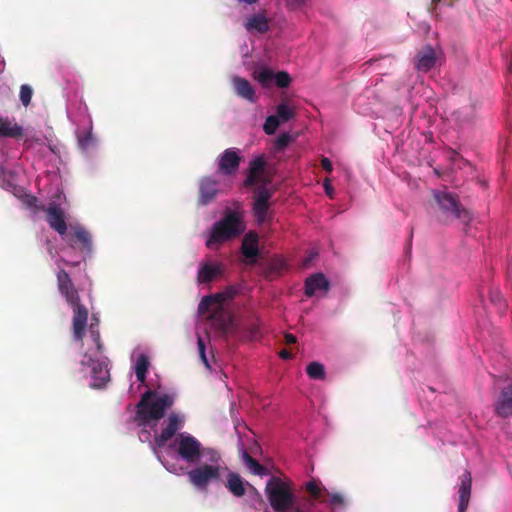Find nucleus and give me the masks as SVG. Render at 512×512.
I'll return each mask as SVG.
<instances>
[{
	"instance_id": "1",
	"label": "nucleus",
	"mask_w": 512,
	"mask_h": 512,
	"mask_svg": "<svg viewBox=\"0 0 512 512\" xmlns=\"http://www.w3.org/2000/svg\"><path fill=\"white\" fill-rule=\"evenodd\" d=\"M57 286L60 294L73 310L72 329L76 340L82 341L88 320V309L81 303L78 289L75 287L70 275L64 269L56 274Z\"/></svg>"
},
{
	"instance_id": "2",
	"label": "nucleus",
	"mask_w": 512,
	"mask_h": 512,
	"mask_svg": "<svg viewBox=\"0 0 512 512\" xmlns=\"http://www.w3.org/2000/svg\"><path fill=\"white\" fill-rule=\"evenodd\" d=\"M174 404V397L169 394H158L147 390L136 404L134 421L139 427L149 426L165 416L166 411Z\"/></svg>"
},
{
	"instance_id": "3",
	"label": "nucleus",
	"mask_w": 512,
	"mask_h": 512,
	"mask_svg": "<svg viewBox=\"0 0 512 512\" xmlns=\"http://www.w3.org/2000/svg\"><path fill=\"white\" fill-rule=\"evenodd\" d=\"M170 447L182 461L189 464L199 463L204 456H207L212 463L220 460V455L216 450L203 447L196 437L187 432L177 434Z\"/></svg>"
},
{
	"instance_id": "4",
	"label": "nucleus",
	"mask_w": 512,
	"mask_h": 512,
	"mask_svg": "<svg viewBox=\"0 0 512 512\" xmlns=\"http://www.w3.org/2000/svg\"><path fill=\"white\" fill-rule=\"evenodd\" d=\"M433 198L437 204L436 217L443 224H449L458 219L468 225L472 220L471 213L462 206L457 194L435 190Z\"/></svg>"
},
{
	"instance_id": "5",
	"label": "nucleus",
	"mask_w": 512,
	"mask_h": 512,
	"mask_svg": "<svg viewBox=\"0 0 512 512\" xmlns=\"http://www.w3.org/2000/svg\"><path fill=\"white\" fill-rule=\"evenodd\" d=\"M245 230L242 215L237 211L227 210L224 217L214 223L210 237L206 242L208 248L240 236Z\"/></svg>"
},
{
	"instance_id": "6",
	"label": "nucleus",
	"mask_w": 512,
	"mask_h": 512,
	"mask_svg": "<svg viewBox=\"0 0 512 512\" xmlns=\"http://www.w3.org/2000/svg\"><path fill=\"white\" fill-rule=\"evenodd\" d=\"M187 478L195 488L206 491L212 482L220 480V466L218 462L195 466L187 472Z\"/></svg>"
},
{
	"instance_id": "7",
	"label": "nucleus",
	"mask_w": 512,
	"mask_h": 512,
	"mask_svg": "<svg viewBox=\"0 0 512 512\" xmlns=\"http://www.w3.org/2000/svg\"><path fill=\"white\" fill-rule=\"evenodd\" d=\"M272 193L266 188H257L254 196L253 215L258 224L269 223L273 218L270 210Z\"/></svg>"
},
{
	"instance_id": "8",
	"label": "nucleus",
	"mask_w": 512,
	"mask_h": 512,
	"mask_svg": "<svg viewBox=\"0 0 512 512\" xmlns=\"http://www.w3.org/2000/svg\"><path fill=\"white\" fill-rule=\"evenodd\" d=\"M184 418L178 413H171L167 419V426L161 431V433L155 436V444L162 448L169 440L175 438L178 431L183 427Z\"/></svg>"
},
{
	"instance_id": "9",
	"label": "nucleus",
	"mask_w": 512,
	"mask_h": 512,
	"mask_svg": "<svg viewBox=\"0 0 512 512\" xmlns=\"http://www.w3.org/2000/svg\"><path fill=\"white\" fill-rule=\"evenodd\" d=\"M220 192L218 180L205 176L199 181L198 204L206 206L212 203Z\"/></svg>"
},
{
	"instance_id": "10",
	"label": "nucleus",
	"mask_w": 512,
	"mask_h": 512,
	"mask_svg": "<svg viewBox=\"0 0 512 512\" xmlns=\"http://www.w3.org/2000/svg\"><path fill=\"white\" fill-rule=\"evenodd\" d=\"M494 413L500 418L512 417V382L504 386L493 404Z\"/></svg>"
},
{
	"instance_id": "11",
	"label": "nucleus",
	"mask_w": 512,
	"mask_h": 512,
	"mask_svg": "<svg viewBox=\"0 0 512 512\" xmlns=\"http://www.w3.org/2000/svg\"><path fill=\"white\" fill-rule=\"evenodd\" d=\"M240 162V151L236 148H228L218 159V171L225 175H232L238 170Z\"/></svg>"
},
{
	"instance_id": "12",
	"label": "nucleus",
	"mask_w": 512,
	"mask_h": 512,
	"mask_svg": "<svg viewBox=\"0 0 512 512\" xmlns=\"http://www.w3.org/2000/svg\"><path fill=\"white\" fill-rule=\"evenodd\" d=\"M236 294L237 290L234 287L229 286L222 292L205 296L200 301L198 310L200 313H206L213 305H217L218 308H221L226 301L233 299Z\"/></svg>"
},
{
	"instance_id": "13",
	"label": "nucleus",
	"mask_w": 512,
	"mask_h": 512,
	"mask_svg": "<svg viewBox=\"0 0 512 512\" xmlns=\"http://www.w3.org/2000/svg\"><path fill=\"white\" fill-rule=\"evenodd\" d=\"M44 212L47 213V222L49 226L60 235H64L67 231V223L64 211L60 205L51 203L49 207L45 208Z\"/></svg>"
},
{
	"instance_id": "14",
	"label": "nucleus",
	"mask_w": 512,
	"mask_h": 512,
	"mask_svg": "<svg viewBox=\"0 0 512 512\" xmlns=\"http://www.w3.org/2000/svg\"><path fill=\"white\" fill-rule=\"evenodd\" d=\"M436 52L431 45H426L417 54L415 68L420 72L430 71L436 64Z\"/></svg>"
},
{
	"instance_id": "15",
	"label": "nucleus",
	"mask_w": 512,
	"mask_h": 512,
	"mask_svg": "<svg viewBox=\"0 0 512 512\" xmlns=\"http://www.w3.org/2000/svg\"><path fill=\"white\" fill-rule=\"evenodd\" d=\"M266 167V161L264 156H258L252 160L249 164L248 175L244 180V185L251 187L256 185L260 181L261 174L264 172Z\"/></svg>"
},
{
	"instance_id": "16",
	"label": "nucleus",
	"mask_w": 512,
	"mask_h": 512,
	"mask_svg": "<svg viewBox=\"0 0 512 512\" xmlns=\"http://www.w3.org/2000/svg\"><path fill=\"white\" fill-rule=\"evenodd\" d=\"M92 387L101 388L109 380V370L105 361H91Z\"/></svg>"
},
{
	"instance_id": "17",
	"label": "nucleus",
	"mask_w": 512,
	"mask_h": 512,
	"mask_svg": "<svg viewBox=\"0 0 512 512\" xmlns=\"http://www.w3.org/2000/svg\"><path fill=\"white\" fill-rule=\"evenodd\" d=\"M461 484L458 490L459 494V504H458V512H466V509L469 504L470 495H471V485L472 478L471 474L468 471H465L461 475Z\"/></svg>"
},
{
	"instance_id": "18",
	"label": "nucleus",
	"mask_w": 512,
	"mask_h": 512,
	"mask_svg": "<svg viewBox=\"0 0 512 512\" xmlns=\"http://www.w3.org/2000/svg\"><path fill=\"white\" fill-rule=\"evenodd\" d=\"M329 288L330 283L322 273L313 274L305 281V294L308 297H312L318 290L328 291Z\"/></svg>"
},
{
	"instance_id": "19",
	"label": "nucleus",
	"mask_w": 512,
	"mask_h": 512,
	"mask_svg": "<svg viewBox=\"0 0 512 512\" xmlns=\"http://www.w3.org/2000/svg\"><path fill=\"white\" fill-rule=\"evenodd\" d=\"M244 26L245 29L250 33L257 32L260 34H265L270 29L269 19L266 17L264 12L254 14L247 18Z\"/></svg>"
},
{
	"instance_id": "20",
	"label": "nucleus",
	"mask_w": 512,
	"mask_h": 512,
	"mask_svg": "<svg viewBox=\"0 0 512 512\" xmlns=\"http://www.w3.org/2000/svg\"><path fill=\"white\" fill-rule=\"evenodd\" d=\"M233 86L235 89V93L247 101L251 103H255L257 100L255 89L250 84V82L242 77L235 76L233 78Z\"/></svg>"
},
{
	"instance_id": "21",
	"label": "nucleus",
	"mask_w": 512,
	"mask_h": 512,
	"mask_svg": "<svg viewBox=\"0 0 512 512\" xmlns=\"http://www.w3.org/2000/svg\"><path fill=\"white\" fill-rule=\"evenodd\" d=\"M221 274V266L213 263H202L197 274L198 283H209Z\"/></svg>"
},
{
	"instance_id": "22",
	"label": "nucleus",
	"mask_w": 512,
	"mask_h": 512,
	"mask_svg": "<svg viewBox=\"0 0 512 512\" xmlns=\"http://www.w3.org/2000/svg\"><path fill=\"white\" fill-rule=\"evenodd\" d=\"M241 250L246 258H256L259 254L258 235L254 232L247 233L243 239Z\"/></svg>"
},
{
	"instance_id": "23",
	"label": "nucleus",
	"mask_w": 512,
	"mask_h": 512,
	"mask_svg": "<svg viewBox=\"0 0 512 512\" xmlns=\"http://www.w3.org/2000/svg\"><path fill=\"white\" fill-rule=\"evenodd\" d=\"M23 135V128L17 123H12L8 119H0V136L10 138H20Z\"/></svg>"
},
{
	"instance_id": "24",
	"label": "nucleus",
	"mask_w": 512,
	"mask_h": 512,
	"mask_svg": "<svg viewBox=\"0 0 512 512\" xmlns=\"http://www.w3.org/2000/svg\"><path fill=\"white\" fill-rule=\"evenodd\" d=\"M227 488L236 497L245 495L246 489L242 478L237 474L231 472L227 477Z\"/></svg>"
},
{
	"instance_id": "25",
	"label": "nucleus",
	"mask_w": 512,
	"mask_h": 512,
	"mask_svg": "<svg viewBox=\"0 0 512 512\" xmlns=\"http://www.w3.org/2000/svg\"><path fill=\"white\" fill-rule=\"evenodd\" d=\"M149 359L145 354H140L135 364V375L139 382L144 383L149 369Z\"/></svg>"
},
{
	"instance_id": "26",
	"label": "nucleus",
	"mask_w": 512,
	"mask_h": 512,
	"mask_svg": "<svg viewBox=\"0 0 512 512\" xmlns=\"http://www.w3.org/2000/svg\"><path fill=\"white\" fill-rule=\"evenodd\" d=\"M74 237L75 239L81 243L82 250L87 252L92 251V240L90 233L83 227L77 226L74 228Z\"/></svg>"
},
{
	"instance_id": "27",
	"label": "nucleus",
	"mask_w": 512,
	"mask_h": 512,
	"mask_svg": "<svg viewBox=\"0 0 512 512\" xmlns=\"http://www.w3.org/2000/svg\"><path fill=\"white\" fill-rule=\"evenodd\" d=\"M306 373L311 379L322 380L325 378L324 366L319 362H311L306 367Z\"/></svg>"
},
{
	"instance_id": "28",
	"label": "nucleus",
	"mask_w": 512,
	"mask_h": 512,
	"mask_svg": "<svg viewBox=\"0 0 512 512\" xmlns=\"http://www.w3.org/2000/svg\"><path fill=\"white\" fill-rule=\"evenodd\" d=\"M280 123L288 122L295 117V111L285 103H281L276 108V115Z\"/></svg>"
},
{
	"instance_id": "29",
	"label": "nucleus",
	"mask_w": 512,
	"mask_h": 512,
	"mask_svg": "<svg viewBox=\"0 0 512 512\" xmlns=\"http://www.w3.org/2000/svg\"><path fill=\"white\" fill-rule=\"evenodd\" d=\"M242 459L254 474H262V465L253 457H251L250 454L245 449L242 450Z\"/></svg>"
},
{
	"instance_id": "30",
	"label": "nucleus",
	"mask_w": 512,
	"mask_h": 512,
	"mask_svg": "<svg viewBox=\"0 0 512 512\" xmlns=\"http://www.w3.org/2000/svg\"><path fill=\"white\" fill-rule=\"evenodd\" d=\"M275 74L269 70L268 68H262L258 72L254 73L255 79L264 87L269 86V84L274 79Z\"/></svg>"
},
{
	"instance_id": "31",
	"label": "nucleus",
	"mask_w": 512,
	"mask_h": 512,
	"mask_svg": "<svg viewBox=\"0 0 512 512\" xmlns=\"http://www.w3.org/2000/svg\"><path fill=\"white\" fill-rule=\"evenodd\" d=\"M306 491L307 493L314 498L315 500H320L323 497V492L325 491L317 481L311 480L306 483Z\"/></svg>"
},
{
	"instance_id": "32",
	"label": "nucleus",
	"mask_w": 512,
	"mask_h": 512,
	"mask_svg": "<svg viewBox=\"0 0 512 512\" xmlns=\"http://www.w3.org/2000/svg\"><path fill=\"white\" fill-rule=\"evenodd\" d=\"M280 120L275 115H270L266 118L263 125V130L267 135H273L280 125Z\"/></svg>"
},
{
	"instance_id": "33",
	"label": "nucleus",
	"mask_w": 512,
	"mask_h": 512,
	"mask_svg": "<svg viewBox=\"0 0 512 512\" xmlns=\"http://www.w3.org/2000/svg\"><path fill=\"white\" fill-rule=\"evenodd\" d=\"M293 140L294 138L289 133L280 134L274 142V151H283Z\"/></svg>"
},
{
	"instance_id": "34",
	"label": "nucleus",
	"mask_w": 512,
	"mask_h": 512,
	"mask_svg": "<svg viewBox=\"0 0 512 512\" xmlns=\"http://www.w3.org/2000/svg\"><path fill=\"white\" fill-rule=\"evenodd\" d=\"M489 298L491 303L497 307L499 312H504L506 310L507 306L500 291L496 289L491 290L489 293Z\"/></svg>"
},
{
	"instance_id": "35",
	"label": "nucleus",
	"mask_w": 512,
	"mask_h": 512,
	"mask_svg": "<svg viewBox=\"0 0 512 512\" xmlns=\"http://www.w3.org/2000/svg\"><path fill=\"white\" fill-rule=\"evenodd\" d=\"M95 144V139L91 132H85L78 136V145L83 151L89 150Z\"/></svg>"
},
{
	"instance_id": "36",
	"label": "nucleus",
	"mask_w": 512,
	"mask_h": 512,
	"mask_svg": "<svg viewBox=\"0 0 512 512\" xmlns=\"http://www.w3.org/2000/svg\"><path fill=\"white\" fill-rule=\"evenodd\" d=\"M32 95L33 90L29 85L23 84L20 87V101L23 104V106L27 107L30 104Z\"/></svg>"
},
{
	"instance_id": "37",
	"label": "nucleus",
	"mask_w": 512,
	"mask_h": 512,
	"mask_svg": "<svg viewBox=\"0 0 512 512\" xmlns=\"http://www.w3.org/2000/svg\"><path fill=\"white\" fill-rule=\"evenodd\" d=\"M274 80L279 88H286L291 83V77L285 71L277 72L274 76Z\"/></svg>"
},
{
	"instance_id": "38",
	"label": "nucleus",
	"mask_w": 512,
	"mask_h": 512,
	"mask_svg": "<svg viewBox=\"0 0 512 512\" xmlns=\"http://www.w3.org/2000/svg\"><path fill=\"white\" fill-rule=\"evenodd\" d=\"M25 204L28 208L33 209L34 212L44 211V205H38V199L33 195H27L25 198Z\"/></svg>"
},
{
	"instance_id": "39",
	"label": "nucleus",
	"mask_w": 512,
	"mask_h": 512,
	"mask_svg": "<svg viewBox=\"0 0 512 512\" xmlns=\"http://www.w3.org/2000/svg\"><path fill=\"white\" fill-rule=\"evenodd\" d=\"M197 345H198L199 356H200L201 361L204 363V365L207 368H210L209 361L206 356V345L201 336H198Z\"/></svg>"
},
{
	"instance_id": "40",
	"label": "nucleus",
	"mask_w": 512,
	"mask_h": 512,
	"mask_svg": "<svg viewBox=\"0 0 512 512\" xmlns=\"http://www.w3.org/2000/svg\"><path fill=\"white\" fill-rule=\"evenodd\" d=\"M323 502L328 501L333 506H340L344 503V498L339 493H334L330 495V498L328 500L322 499Z\"/></svg>"
},
{
	"instance_id": "41",
	"label": "nucleus",
	"mask_w": 512,
	"mask_h": 512,
	"mask_svg": "<svg viewBox=\"0 0 512 512\" xmlns=\"http://www.w3.org/2000/svg\"><path fill=\"white\" fill-rule=\"evenodd\" d=\"M308 0H288L287 5L290 9H300L306 5Z\"/></svg>"
},
{
	"instance_id": "42",
	"label": "nucleus",
	"mask_w": 512,
	"mask_h": 512,
	"mask_svg": "<svg viewBox=\"0 0 512 512\" xmlns=\"http://www.w3.org/2000/svg\"><path fill=\"white\" fill-rule=\"evenodd\" d=\"M323 187L325 189V193L327 194V196L331 199H333L334 197V188L330 182V180L328 178H326L323 182Z\"/></svg>"
},
{
	"instance_id": "43",
	"label": "nucleus",
	"mask_w": 512,
	"mask_h": 512,
	"mask_svg": "<svg viewBox=\"0 0 512 512\" xmlns=\"http://www.w3.org/2000/svg\"><path fill=\"white\" fill-rule=\"evenodd\" d=\"M321 166L328 173H331L332 170H333L332 162L327 157H322V159H321Z\"/></svg>"
},
{
	"instance_id": "44",
	"label": "nucleus",
	"mask_w": 512,
	"mask_h": 512,
	"mask_svg": "<svg viewBox=\"0 0 512 512\" xmlns=\"http://www.w3.org/2000/svg\"><path fill=\"white\" fill-rule=\"evenodd\" d=\"M90 328H91V334H92V336H93V337H94V339H95V342H96V345H97V349H98L99 351H101V350H102V344H101V342H100L99 333H98V332H95V331L93 330V324H91Z\"/></svg>"
},
{
	"instance_id": "45",
	"label": "nucleus",
	"mask_w": 512,
	"mask_h": 512,
	"mask_svg": "<svg viewBox=\"0 0 512 512\" xmlns=\"http://www.w3.org/2000/svg\"><path fill=\"white\" fill-rule=\"evenodd\" d=\"M297 339L293 334L286 333L285 334V342L286 344H294L296 343Z\"/></svg>"
},
{
	"instance_id": "46",
	"label": "nucleus",
	"mask_w": 512,
	"mask_h": 512,
	"mask_svg": "<svg viewBox=\"0 0 512 512\" xmlns=\"http://www.w3.org/2000/svg\"><path fill=\"white\" fill-rule=\"evenodd\" d=\"M280 357L283 359H290L292 357V354L288 350H282L280 352Z\"/></svg>"
},
{
	"instance_id": "47",
	"label": "nucleus",
	"mask_w": 512,
	"mask_h": 512,
	"mask_svg": "<svg viewBox=\"0 0 512 512\" xmlns=\"http://www.w3.org/2000/svg\"><path fill=\"white\" fill-rule=\"evenodd\" d=\"M441 0H432V4H438Z\"/></svg>"
},
{
	"instance_id": "48",
	"label": "nucleus",
	"mask_w": 512,
	"mask_h": 512,
	"mask_svg": "<svg viewBox=\"0 0 512 512\" xmlns=\"http://www.w3.org/2000/svg\"><path fill=\"white\" fill-rule=\"evenodd\" d=\"M295 512H300V511H295Z\"/></svg>"
}]
</instances>
